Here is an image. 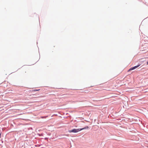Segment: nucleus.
Listing matches in <instances>:
<instances>
[{
  "instance_id": "1",
  "label": "nucleus",
  "mask_w": 148,
  "mask_h": 148,
  "mask_svg": "<svg viewBox=\"0 0 148 148\" xmlns=\"http://www.w3.org/2000/svg\"><path fill=\"white\" fill-rule=\"evenodd\" d=\"M88 127L87 126L85 128H83L82 129H73L72 130H69V132L70 133L71 132H74V133H76L77 132L82 130L85 129L86 128H88Z\"/></svg>"
},
{
  "instance_id": "2",
  "label": "nucleus",
  "mask_w": 148,
  "mask_h": 148,
  "mask_svg": "<svg viewBox=\"0 0 148 148\" xmlns=\"http://www.w3.org/2000/svg\"><path fill=\"white\" fill-rule=\"evenodd\" d=\"M139 66H140V65H138L134 66L133 67L131 68L128 70V71L129 72L130 71L134 70V69L137 68H138Z\"/></svg>"
},
{
  "instance_id": "3",
  "label": "nucleus",
  "mask_w": 148,
  "mask_h": 148,
  "mask_svg": "<svg viewBox=\"0 0 148 148\" xmlns=\"http://www.w3.org/2000/svg\"><path fill=\"white\" fill-rule=\"evenodd\" d=\"M47 117V116H42L41 117V118L42 119H43V118H46Z\"/></svg>"
}]
</instances>
